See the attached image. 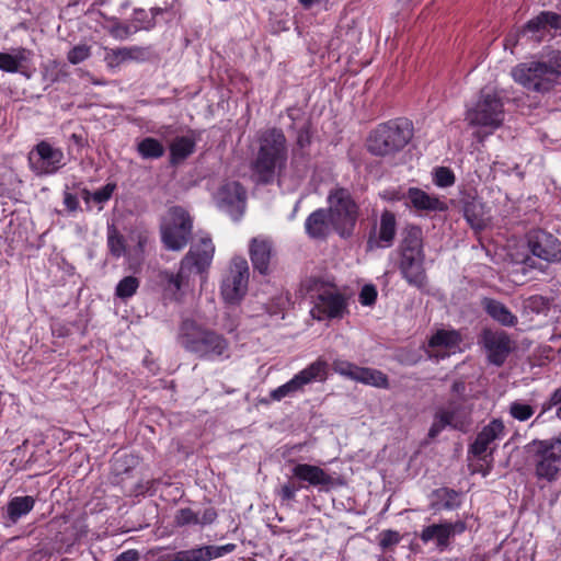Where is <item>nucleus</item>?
Instances as JSON below:
<instances>
[{"mask_svg": "<svg viewBox=\"0 0 561 561\" xmlns=\"http://www.w3.org/2000/svg\"><path fill=\"white\" fill-rule=\"evenodd\" d=\"M433 496L442 502L440 506L432 504L435 510H447L451 511L460 506L459 492L450 488H439L433 491Z\"/></svg>", "mask_w": 561, "mask_h": 561, "instance_id": "nucleus-38", "label": "nucleus"}, {"mask_svg": "<svg viewBox=\"0 0 561 561\" xmlns=\"http://www.w3.org/2000/svg\"><path fill=\"white\" fill-rule=\"evenodd\" d=\"M445 427H447L439 419L434 416V422L428 431V437L435 438Z\"/></svg>", "mask_w": 561, "mask_h": 561, "instance_id": "nucleus-57", "label": "nucleus"}, {"mask_svg": "<svg viewBox=\"0 0 561 561\" xmlns=\"http://www.w3.org/2000/svg\"><path fill=\"white\" fill-rule=\"evenodd\" d=\"M508 413L514 420L525 422L535 414V408L522 400H515L510 403Z\"/></svg>", "mask_w": 561, "mask_h": 561, "instance_id": "nucleus-41", "label": "nucleus"}, {"mask_svg": "<svg viewBox=\"0 0 561 561\" xmlns=\"http://www.w3.org/2000/svg\"><path fill=\"white\" fill-rule=\"evenodd\" d=\"M259 150L251 163L253 176L259 184L274 181L276 169L287 160L286 137L282 129L272 127L259 136Z\"/></svg>", "mask_w": 561, "mask_h": 561, "instance_id": "nucleus-3", "label": "nucleus"}, {"mask_svg": "<svg viewBox=\"0 0 561 561\" xmlns=\"http://www.w3.org/2000/svg\"><path fill=\"white\" fill-rule=\"evenodd\" d=\"M529 448L535 477L549 483L558 480L561 473V432L548 439H534Z\"/></svg>", "mask_w": 561, "mask_h": 561, "instance_id": "nucleus-7", "label": "nucleus"}, {"mask_svg": "<svg viewBox=\"0 0 561 561\" xmlns=\"http://www.w3.org/2000/svg\"><path fill=\"white\" fill-rule=\"evenodd\" d=\"M328 203L333 230L342 238L351 237L359 215V207L351 192L345 187H334L329 192Z\"/></svg>", "mask_w": 561, "mask_h": 561, "instance_id": "nucleus-8", "label": "nucleus"}, {"mask_svg": "<svg viewBox=\"0 0 561 561\" xmlns=\"http://www.w3.org/2000/svg\"><path fill=\"white\" fill-rule=\"evenodd\" d=\"M377 289L374 285H364L359 291V302L362 306H373L377 300Z\"/></svg>", "mask_w": 561, "mask_h": 561, "instance_id": "nucleus-52", "label": "nucleus"}, {"mask_svg": "<svg viewBox=\"0 0 561 561\" xmlns=\"http://www.w3.org/2000/svg\"><path fill=\"white\" fill-rule=\"evenodd\" d=\"M302 485H296L293 482L284 483L277 492L282 503H290L296 500L297 492Z\"/></svg>", "mask_w": 561, "mask_h": 561, "instance_id": "nucleus-51", "label": "nucleus"}, {"mask_svg": "<svg viewBox=\"0 0 561 561\" xmlns=\"http://www.w3.org/2000/svg\"><path fill=\"white\" fill-rule=\"evenodd\" d=\"M312 142V131H311V123L306 121L302 126H300L297 130L296 136V147L294 154L299 151L301 157H308L309 153L307 149L310 147Z\"/></svg>", "mask_w": 561, "mask_h": 561, "instance_id": "nucleus-39", "label": "nucleus"}, {"mask_svg": "<svg viewBox=\"0 0 561 561\" xmlns=\"http://www.w3.org/2000/svg\"><path fill=\"white\" fill-rule=\"evenodd\" d=\"M249 254L254 271L262 275H267L274 255L272 240L265 237L253 238L249 244Z\"/></svg>", "mask_w": 561, "mask_h": 561, "instance_id": "nucleus-21", "label": "nucleus"}, {"mask_svg": "<svg viewBox=\"0 0 561 561\" xmlns=\"http://www.w3.org/2000/svg\"><path fill=\"white\" fill-rule=\"evenodd\" d=\"M91 56V48L88 45H76L73 46L68 55L67 59L72 65H78Z\"/></svg>", "mask_w": 561, "mask_h": 561, "instance_id": "nucleus-48", "label": "nucleus"}, {"mask_svg": "<svg viewBox=\"0 0 561 561\" xmlns=\"http://www.w3.org/2000/svg\"><path fill=\"white\" fill-rule=\"evenodd\" d=\"M164 12L163 8L160 7H153L149 10L150 16L153 18V21H156V18Z\"/></svg>", "mask_w": 561, "mask_h": 561, "instance_id": "nucleus-63", "label": "nucleus"}, {"mask_svg": "<svg viewBox=\"0 0 561 561\" xmlns=\"http://www.w3.org/2000/svg\"><path fill=\"white\" fill-rule=\"evenodd\" d=\"M327 376L328 363L318 358L296 374L290 380L273 389L270 392V398L272 401H280L286 397H293L298 392H302L306 385L313 381H323L327 379Z\"/></svg>", "mask_w": 561, "mask_h": 561, "instance_id": "nucleus-10", "label": "nucleus"}, {"mask_svg": "<svg viewBox=\"0 0 561 561\" xmlns=\"http://www.w3.org/2000/svg\"><path fill=\"white\" fill-rule=\"evenodd\" d=\"M334 373L350 380L379 389H389V377L379 369L362 367L346 359L336 358L332 362Z\"/></svg>", "mask_w": 561, "mask_h": 561, "instance_id": "nucleus-13", "label": "nucleus"}, {"mask_svg": "<svg viewBox=\"0 0 561 561\" xmlns=\"http://www.w3.org/2000/svg\"><path fill=\"white\" fill-rule=\"evenodd\" d=\"M107 247L114 257H121L126 251L124 237L115 229L108 230Z\"/></svg>", "mask_w": 561, "mask_h": 561, "instance_id": "nucleus-44", "label": "nucleus"}, {"mask_svg": "<svg viewBox=\"0 0 561 561\" xmlns=\"http://www.w3.org/2000/svg\"><path fill=\"white\" fill-rule=\"evenodd\" d=\"M159 483H160L159 479H151V480L146 481V488L149 489L147 494L148 495L156 494L157 486H158Z\"/></svg>", "mask_w": 561, "mask_h": 561, "instance_id": "nucleus-59", "label": "nucleus"}, {"mask_svg": "<svg viewBox=\"0 0 561 561\" xmlns=\"http://www.w3.org/2000/svg\"><path fill=\"white\" fill-rule=\"evenodd\" d=\"M31 56L32 51L24 47L15 49L13 55L0 51V70L10 73L20 72L30 78V75L23 70V62H27Z\"/></svg>", "mask_w": 561, "mask_h": 561, "instance_id": "nucleus-31", "label": "nucleus"}, {"mask_svg": "<svg viewBox=\"0 0 561 561\" xmlns=\"http://www.w3.org/2000/svg\"><path fill=\"white\" fill-rule=\"evenodd\" d=\"M306 234L312 240H327L333 229V221L327 208H318L306 218Z\"/></svg>", "mask_w": 561, "mask_h": 561, "instance_id": "nucleus-24", "label": "nucleus"}, {"mask_svg": "<svg viewBox=\"0 0 561 561\" xmlns=\"http://www.w3.org/2000/svg\"><path fill=\"white\" fill-rule=\"evenodd\" d=\"M397 233L396 215L390 210H383L380 215L378 238L369 236L367 245L371 250L374 248H389L392 245Z\"/></svg>", "mask_w": 561, "mask_h": 561, "instance_id": "nucleus-26", "label": "nucleus"}, {"mask_svg": "<svg viewBox=\"0 0 561 561\" xmlns=\"http://www.w3.org/2000/svg\"><path fill=\"white\" fill-rule=\"evenodd\" d=\"M451 388L454 392H460L465 390V383L462 381H455Z\"/></svg>", "mask_w": 561, "mask_h": 561, "instance_id": "nucleus-64", "label": "nucleus"}, {"mask_svg": "<svg viewBox=\"0 0 561 561\" xmlns=\"http://www.w3.org/2000/svg\"><path fill=\"white\" fill-rule=\"evenodd\" d=\"M466 530L467 524L465 520H445L425 526L420 534V539L423 543L435 541L437 550L444 552L450 548L451 539L456 535L463 534Z\"/></svg>", "mask_w": 561, "mask_h": 561, "instance_id": "nucleus-15", "label": "nucleus"}, {"mask_svg": "<svg viewBox=\"0 0 561 561\" xmlns=\"http://www.w3.org/2000/svg\"><path fill=\"white\" fill-rule=\"evenodd\" d=\"M65 154L60 148L54 147L47 140H41L28 152L27 162L36 175H51L65 165Z\"/></svg>", "mask_w": 561, "mask_h": 561, "instance_id": "nucleus-12", "label": "nucleus"}, {"mask_svg": "<svg viewBox=\"0 0 561 561\" xmlns=\"http://www.w3.org/2000/svg\"><path fill=\"white\" fill-rule=\"evenodd\" d=\"M64 205L69 213H75L80 207L77 195L68 191L64 192Z\"/></svg>", "mask_w": 561, "mask_h": 561, "instance_id": "nucleus-54", "label": "nucleus"}, {"mask_svg": "<svg viewBox=\"0 0 561 561\" xmlns=\"http://www.w3.org/2000/svg\"><path fill=\"white\" fill-rule=\"evenodd\" d=\"M215 245L210 237H201L192 243L188 252L181 260V271H195L198 274L206 272L214 259Z\"/></svg>", "mask_w": 561, "mask_h": 561, "instance_id": "nucleus-17", "label": "nucleus"}, {"mask_svg": "<svg viewBox=\"0 0 561 561\" xmlns=\"http://www.w3.org/2000/svg\"><path fill=\"white\" fill-rule=\"evenodd\" d=\"M196 139L190 136H178L170 145V163L176 165L194 153Z\"/></svg>", "mask_w": 561, "mask_h": 561, "instance_id": "nucleus-34", "label": "nucleus"}, {"mask_svg": "<svg viewBox=\"0 0 561 561\" xmlns=\"http://www.w3.org/2000/svg\"><path fill=\"white\" fill-rule=\"evenodd\" d=\"M546 62V67L551 73V77L558 82L561 77V50L552 51Z\"/></svg>", "mask_w": 561, "mask_h": 561, "instance_id": "nucleus-50", "label": "nucleus"}, {"mask_svg": "<svg viewBox=\"0 0 561 561\" xmlns=\"http://www.w3.org/2000/svg\"><path fill=\"white\" fill-rule=\"evenodd\" d=\"M138 154L145 160H157L164 156L165 148L163 144L153 137L142 138L136 147Z\"/></svg>", "mask_w": 561, "mask_h": 561, "instance_id": "nucleus-37", "label": "nucleus"}, {"mask_svg": "<svg viewBox=\"0 0 561 561\" xmlns=\"http://www.w3.org/2000/svg\"><path fill=\"white\" fill-rule=\"evenodd\" d=\"M465 217L472 227L478 226L477 217L471 213V210L468 207L465 208Z\"/></svg>", "mask_w": 561, "mask_h": 561, "instance_id": "nucleus-60", "label": "nucleus"}, {"mask_svg": "<svg viewBox=\"0 0 561 561\" xmlns=\"http://www.w3.org/2000/svg\"><path fill=\"white\" fill-rule=\"evenodd\" d=\"M139 552L135 549H129L119 553L115 561H138Z\"/></svg>", "mask_w": 561, "mask_h": 561, "instance_id": "nucleus-55", "label": "nucleus"}, {"mask_svg": "<svg viewBox=\"0 0 561 561\" xmlns=\"http://www.w3.org/2000/svg\"><path fill=\"white\" fill-rule=\"evenodd\" d=\"M92 194L87 187L81 188L80 195L85 204H89L92 199Z\"/></svg>", "mask_w": 561, "mask_h": 561, "instance_id": "nucleus-62", "label": "nucleus"}, {"mask_svg": "<svg viewBox=\"0 0 561 561\" xmlns=\"http://www.w3.org/2000/svg\"><path fill=\"white\" fill-rule=\"evenodd\" d=\"M545 61L531 60L520 62L512 69L514 81L530 92L547 93L557 82L551 77Z\"/></svg>", "mask_w": 561, "mask_h": 561, "instance_id": "nucleus-9", "label": "nucleus"}, {"mask_svg": "<svg viewBox=\"0 0 561 561\" xmlns=\"http://www.w3.org/2000/svg\"><path fill=\"white\" fill-rule=\"evenodd\" d=\"M131 21V25L134 26L136 33L141 30L150 31L154 28L157 24L156 21H153V18L150 16L149 12L142 8L134 9Z\"/></svg>", "mask_w": 561, "mask_h": 561, "instance_id": "nucleus-42", "label": "nucleus"}, {"mask_svg": "<svg viewBox=\"0 0 561 561\" xmlns=\"http://www.w3.org/2000/svg\"><path fill=\"white\" fill-rule=\"evenodd\" d=\"M139 463V458L134 455H124L115 460L114 470L115 476L121 478L119 482L124 481L125 474L129 472Z\"/></svg>", "mask_w": 561, "mask_h": 561, "instance_id": "nucleus-43", "label": "nucleus"}, {"mask_svg": "<svg viewBox=\"0 0 561 561\" xmlns=\"http://www.w3.org/2000/svg\"><path fill=\"white\" fill-rule=\"evenodd\" d=\"M149 489L146 488V482L139 481L137 482L128 492L129 496H144L147 495Z\"/></svg>", "mask_w": 561, "mask_h": 561, "instance_id": "nucleus-56", "label": "nucleus"}, {"mask_svg": "<svg viewBox=\"0 0 561 561\" xmlns=\"http://www.w3.org/2000/svg\"><path fill=\"white\" fill-rule=\"evenodd\" d=\"M433 182L438 187H449L456 182L453 170L448 167H437L433 173Z\"/></svg>", "mask_w": 561, "mask_h": 561, "instance_id": "nucleus-45", "label": "nucleus"}, {"mask_svg": "<svg viewBox=\"0 0 561 561\" xmlns=\"http://www.w3.org/2000/svg\"><path fill=\"white\" fill-rule=\"evenodd\" d=\"M115 190V183H107L92 194V199L98 204H104L112 198Z\"/></svg>", "mask_w": 561, "mask_h": 561, "instance_id": "nucleus-53", "label": "nucleus"}, {"mask_svg": "<svg viewBox=\"0 0 561 561\" xmlns=\"http://www.w3.org/2000/svg\"><path fill=\"white\" fill-rule=\"evenodd\" d=\"M528 244L531 253L547 262L561 261V241L553 234L538 229L530 232Z\"/></svg>", "mask_w": 561, "mask_h": 561, "instance_id": "nucleus-19", "label": "nucleus"}, {"mask_svg": "<svg viewBox=\"0 0 561 561\" xmlns=\"http://www.w3.org/2000/svg\"><path fill=\"white\" fill-rule=\"evenodd\" d=\"M401 540V536L397 530L387 529L380 533L379 546L387 551L397 546Z\"/></svg>", "mask_w": 561, "mask_h": 561, "instance_id": "nucleus-49", "label": "nucleus"}, {"mask_svg": "<svg viewBox=\"0 0 561 561\" xmlns=\"http://www.w3.org/2000/svg\"><path fill=\"white\" fill-rule=\"evenodd\" d=\"M399 253L425 252L423 230L417 225H407L402 230Z\"/></svg>", "mask_w": 561, "mask_h": 561, "instance_id": "nucleus-32", "label": "nucleus"}, {"mask_svg": "<svg viewBox=\"0 0 561 561\" xmlns=\"http://www.w3.org/2000/svg\"><path fill=\"white\" fill-rule=\"evenodd\" d=\"M399 271L402 278L417 289H424L428 285L425 268V252L399 253Z\"/></svg>", "mask_w": 561, "mask_h": 561, "instance_id": "nucleus-18", "label": "nucleus"}, {"mask_svg": "<svg viewBox=\"0 0 561 561\" xmlns=\"http://www.w3.org/2000/svg\"><path fill=\"white\" fill-rule=\"evenodd\" d=\"M551 404L558 405L561 403V387L556 389L550 398Z\"/></svg>", "mask_w": 561, "mask_h": 561, "instance_id": "nucleus-61", "label": "nucleus"}, {"mask_svg": "<svg viewBox=\"0 0 561 561\" xmlns=\"http://www.w3.org/2000/svg\"><path fill=\"white\" fill-rule=\"evenodd\" d=\"M293 477L310 486L329 490L334 485V478L321 467L310 463H297L291 469Z\"/></svg>", "mask_w": 561, "mask_h": 561, "instance_id": "nucleus-22", "label": "nucleus"}, {"mask_svg": "<svg viewBox=\"0 0 561 561\" xmlns=\"http://www.w3.org/2000/svg\"><path fill=\"white\" fill-rule=\"evenodd\" d=\"M414 136L413 123L397 117L378 124L366 140L367 151L376 157H393L402 151Z\"/></svg>", "mask_w": 561, "mask_h": 561, "instance_id": "nucleus-4", "label": "nucleus"}, {"mask_svg": "<svg viewBox=\"0 0 561 561\" xmlns=\"http://www.w3.org/2000/svg\"><path fill=\"white\" fill-rule=\"evenodd\" d=\"M70 140L79 148H83L87 144V139L82 134L73 133L70 136Z\"/></svg>", "mask_w": 561, "mask_h": 561, "instance_id": "nucleus-58", "label": "nucleus"}, {"mask_svg": "<svg viewBox=\"0 0 561 561\" xmlns=\"http://www.w3.org/2000/svg\"><path fill=\"white\" fill-rule=\"evenodd\" d=\"M179 342L188 353L205 360L228 358L229 342L215 330L198 324L195 320L185 319L180 325Z\"/></svg>", "mask_w": 561, "mask_h": 561, "instance_id": "nucleus-2", "label": "nucleus"}, {"mask_svg": "<svg viewBox=\"0 0 561 561\" xmlns=\"http://www.w3.org/2000/svg\"><path fill=\"white\" fill-rule=\"evenodd\" d=\"M110 21L113 22L110 34L116 39H125L136 33L131 24L122 23L117 18H111Z\"/></svg>", "mask_w": 561, "mask_h": 561, "instance_id": "nucleus-47", "label": "nucleus"}, {"mask_svg": "<svg viewBox=\"0 0 561 561\" xmlns=\"http://www.w3.org/2000/svg\"><path fill=\"white\" fill-rule=\"evenodd\" d=\"M237 548L236 543H226L224 546H202L176 553V561H209L221 558L233 552Z\"/></svg>", "mask_w": 561, "mask_h": 561, "instance_id": "nucleus-23", "label": "nucleus"}, {"mask_svg": "<svg viewBox=\"0 0 561 561\" xmlns=\"http://www.w3.org/2000/svg\"><path fill=\"white\" fill-rule=\"evenodd\" d=\"M216 199L220 209L238 220L245 209L247 191L238 181L226 182L218 188Z\"/></svg>", "mask_w": 561, "mask_h": 561, "instance_id": "nucleus-16", "label": "nucleus"}, {"mask_svg": "<svg viewBox=\"0 0 561 561\" xmlns=\"http://www.w3.org/2000/svg\"><path fill=\"white\" fill-rule=\"evenodd\" d=\"M301 289L310 301V316L313 320H341L350 313L348 297L333 280L310 276L302 280Z\"/></svg>", "mask_w": 561, "mask_h": 561, "instance_id": "nucleus-1", "label": "nucleus"}, {"mask_svg": "<svg viewBox=\"0 0 561 561\" xmlns=\"http://www.w3.org/2000/svg\"><path fill=\"white\" fill-rule=\"evenodd\" d=\"M218 517L214 507H207L202 515L194 512L191 507L179 508L174 515V524L178 527L206 526L213 524Z\"/></svg>", "mask_w": 561, "mask_h": 561, "instance_id": "nucleus-27", "label": "nucleus"}, {"mask_svg": "<svg viewBox=\"0 0 561 561\" xmlns=\"http://www.w3.org/2000/svg\"><path fill=\"white\" fill-rule=\"evenodd\" d=\"M249 275L248 261L242 256L233 257L220 286L221 297L227 304L241 301L248 290Z\"/></svg>", "mask_w": 561, "mask_h": 561, "instance_id": "nucleus-11", "label": "nucleus"}, {"mask_svg": "<svg viewBox=\"0 0 561 561\" xmlns=\"http://www.w3.org/2000/svg\"><path fill=\"white\" fill-rule=\"evenodd\" d=\"M148 48L141 46L106 49L104 60L110 68H117L128 60L145 61L148 59Z\"/></svg>", "mask_w": 561, "mask_h": 561, "instance_id": "nucleus-28", "label": "nucleus"}, {"mask_svg": "<svg viewBox=\"0 0 561 561\" xmlns=\"http://www.w3.org/2000/svg\"><path fill=\"white\" fill-rule=\"evenodd\" d=\"M35 505V499L31 495L12 497L7 507L8 516L12 523H16L22 516L28 514Z\"/></svg>", "mask_w": 561, "mask_h": 561, "instance_id": "nucleus-36", "label": "nucleus"}, {"mask_svg": "<svg viewBox=\"0 0 561 561\" xmlns=\"http://www.w3.org/2000/svg\"><path fill=\"white\" fill-rule=\"evenodd\" d=\"M435 414L446 426L458 431H465L470 423L465 408L455 401H450L447 409L438 410Z\"/></svg>", "mask_w": 561, "mask_h": 561, "instance_id": "nucleus-29", "label": "nucleus"}, {"mask_svg": "<svg viewBox=\"0 0 561 561\" xmlns=\"http://www.w3.org/2000/svg\"><path fill=\"white\" fill-rule=\"evenodd\" d=\"M504 435V422L501 419H493L477 434L474 442L469 446V454L473 455L480 460H485L486 450L490 445L493 442L503 438Z\"/></svg>", "mask_w": 561, "mask_h": 561, "instance_id": "nucleus-20", "label": "nucleus"}, {"mask_svg": "<svg viewBox=\"0 0 561 561\" xmlns=\"http://www.w3.org/2000/svg\"><path fill=\"white\" fill-rule=\"evenodd\" d=\"M505 119L504 102L501 94L491 88L481 89L478 100L466 112V121L471 127L488 129V135L500 128Z\"/></svg>", "mask_w": 561, "mask_h": 561, "instance_id": "nucleus-5", "label": "nucleus"}, {"mask_svg": "<svg viewBox=\"0 0 561 561\" xmlns=\"http://www.w3.org/2000/svg\"><path fill=\"white\" fill-rule=\"evenodd\" d=\"M462 342V336L457 330H437L428 340V346L431 348H443L448 352L455 351L459 347Z\"/></svg>", "mask_w": 561, "mask_h": 561, "instance_id": "nucleus-35", "label": "nucleus"}, {"mask_svg": "<svg viewBox=\"0 0 561 561\" xmlns=\"http://www.w3.org/2000/svg\"><path fill=\"white\" fill-rule=\"evenodd\" d=\"M194 218L180 205L171 206L161 217L160 237L167 250L181 251L192 240Z\"/></svg>", "mask_w": 561, "mask_h": 561, "instance_id": "nucleus-6", "label": "nucleus"}, {"mask_svg": "<svg viewBox=\"0 0 561 561\" xmlns=\"http://www.w3.org/2000/svg\"><path fill=\"white\" fill-rule=\"evenodd\" d=\"M139 285L140 282L137 277L131 275L125 276L116 285L115 295L119 299H128L137 293Z\"/></svg>", "mask_w": 561, "mask_h": 561, "instance_id": "nucleus-40", "label": "nucleus"}, {"mask_svg": "<svg viewBox=\"0 0 561 561\" xmlns=\"http://www.w3.org/2000/svg\"><path fill=\"white\" fill-rule=\"evenodd\" d=\"M479 343L486 352L488 362L496 367L503 366L515 348L507 332L489 328L482 330Z\"/></svg>", "mask_w": 561, "mask_h": 561, "instance_id": "nucleus-14", "label": "nucleus"}, {"mask_svg": "<svg viewBox=\"0 0 561 561\" xmlns=\"http://www.w3.org/2000/svg\"><path fill=\"white\" fill-rule=\"evenodd\" d=\"M182 272L183 271L180 270V272L176 274L169 271H163L160 273V278L164 284L165 290L172 291L173 295H176L180 291L183 282Z\"/></svg>", "mask_w": 561, "mask_h": 561, "instance_id": "nucleus-46", "label": "nucleus"}, {"mask_svg": "<svg viewBox=\"0 0 561 561\" xmlns=\"http://www.w3.org/2000/svg\"><path fill=\"white\" fill-rule=\"evenodd\" d=\"M482 305L485 312L500 324L504 327H515L517 324V317L501 301L484 298Z\"/></svg>", "mask_w": 561, "mask_h": 561, "instance_id": "nucleus-33", "label": "nucleus"}, {"mask_svg": "<svg viewBox=\"0 0 561 561\" xmlns=\"http://www.w3.org/2000/svg\"><path fill=\"white\" fill-rule=\"evenodd\" d=\"M546 30L561 31V14L553 11H542L530 19L520 33H538Z\"/></svg>", "mask_w": 561, "mask_h": 561, "instance_id": "nucleus-30", "label": "nucleus"}, {"mask_svg": "<svg viewBox=\"0 0 561 561\" xmlns=\"http://www.w3.org/2000/svg\"><path fill=\"white\" fill-rule=\"evenodd\" d=\"M407 205L417 211L437 213L447 210V204L435 195H430L419 187H409L407 191Z\"/></svg>", "mask_w": 561, "mask_h": 561, "instance_id": "nucleus-25", "label": "nucleus"}]
</instances>
